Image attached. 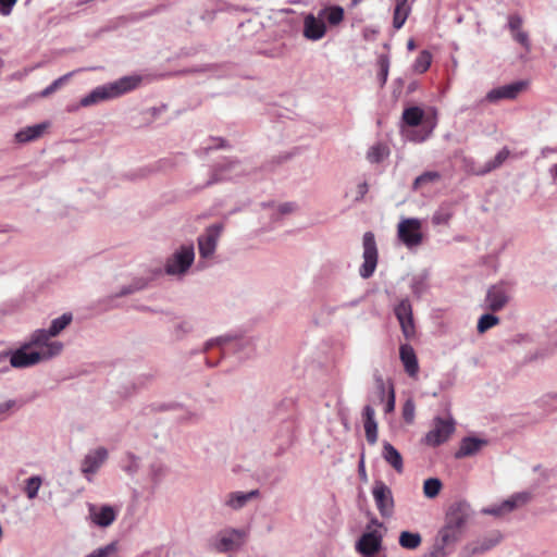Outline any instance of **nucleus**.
<instances>
[{"instance_id": "27", "label": "nucleus", "mask_w": 557, "mask_h": 557, "mask_svg": "<svg viewBox=\"0 0 557 557\" xmlns=\"http://www.w3.org/2000/svg\"><path fill=\"white\" fill-rule=\"evenodd\" d=\"M502 540V534L497 531L492 532L491 534L486 535L485 537L479 540L472 547L471 552L472 554H481L484 553L494 546H496Z\"/></svg>"}, {"instance_id": "57", "label": "nucleus", "mask_w": 557, "mask_h": 557, "mask_svg": "<svg viewBox=\"0 0 557 557\" xmlns=\"http://www.w3.org/2000/svg\"><path fill=\"white\" fill-rule=\"evenodd\" d=\"M369 158L374 162L380 161L379 148H372L371 152L369 153Z\"/></svg>"}, {"instance_id": "37", "label": "nucleus", "mask_w": 557, "mask_h": 557, "mask_svg": "<svg viewBox=\"0 0 557 557\" xmlns=\"http://www.w3.org/2000/svg\"><path fill=\"white\" fill-rule=\"evenodd\" d=\"M498 323H499L498 317H496L494 314L485 313L479 319L476 329H478V332L482 334V333H485L491 327L497 325Z\"/></svg>"}, {"instance_id": "12", "label": "nucleus", "mask_w": 557, "mask_h": 557, "mask_svg": "<svg viewBox=\"0 0 557 557\" xmlns=\"http://www.w3.org/2000/svg\"><path fill=\"white\" fill-rule=\"evenodd\" d=\"M356 550L362 557H372L382 548V534L376 531H367L356 542Z\"/></svg>"}, {"instance_id": "30", "label": "nucleus", "mask_w": 557, "mask_h": 557, "mask_svg": "<svg viewBox=\"0 0 557 557\" xmlns=\"http://www.w3.org/2000/svg\"><path fill=\"white\" fill-rule=\"evenodd\" d=\"M398 541L403 548L416 549L421 545L422 537L418 532L403 531Z\"/></svg>"}, {"instance_id": "31", "label": "nucleus", "mask_w": 557, "mask_h": 557, "mask_svg": "<svg viewBox=\"0 0 557 557\" xmlns=\"http://www.w3.org/2000/svg\"><path fill=\"white\" fill-rule=\"evenodd\" d=\"M237 165V162L235 161H227L223 164H219L214 168L212 177L208 182V184H213L216 182H220L224 178L231 177L230 172Z\"/></svg>"}, {"instance_id": "1", "label": "nucleus", "mask_w": 557, "mask_h": 557, "mask_svg": "<svg viewBox=\"0 0 557 557\" xmlns=\"http://www.w3.org/2000/svg\"><path fill=\"white\" fill-rule=\"evenodd\" d=\"M141 82L140 76H124L115 82L99 86L81 99L82 107H90L101 101L116 98L135 89Z\"/></svg>"}, {"instance_id": "11", "label": "nucleus", "mask_w": 557, "mask_h": 557, "mask_svg": "<svg viewBox=\"0 0 557 557\" xmlns=\"http://www.w3.org/2000/svg\"><path fill=\"white\" fill-rule=\"evenodd\" d=\"M117 509L111 505H88V518L90 522L99 528L110 527L117 517Z\"/></svg>"}, {"instance_id": "15", "label": "nucleus", "mask_w": 557, "mask_h": 557, "mask_svg": "<svg viewBox=\"0 0 557 557\" xmlns=\"http://www.w3.org/2000/svg\"><path fill=\"white\" fill-rule=\"evenodd\" d=\"M108 459V450L104 447H98L90 450L83 459L81 465L82 473L90 481V475L95 474Z\"/></svg>"}, {"instance_id": "49", "label": "nucleus", "mask_w": 557, "mask_h": 557, "mask_svg": "<svg viewBox=\"0 0 557 557\" xmlns=\"http://www.w3.org/2000/svg\"><path fill=\"white\" fill-rule=\"evenodd\" d=\"M16 406L15 400H7L0 404V421L5 418V414L9 413Z\"/></svg>"}, {"instance_id": "10", "label": "nucleus", "mask_w": 557, "mask_h": 557, "mask_svg": "<svg viewBox=\"0 0 557 557\" xmlns=\"http://www.w3.org/2000/svg\"><path fill=\"white\" fill-rule=\"evenodd\" d=\"M222 231L223 224H212L206 228L205 234L198 237V249L201 258L208 259L213 256Z\"/></svg>"}, {"instance_id": "13", "label": "nucleus", "mask_w": 557, "mask_h": 557, "mask_svg": "<svg viewBox=\"0 0 557 557\" xmlns=\"http://www.w3.org/2000/svg\"><path fill=\"white\" fill-rule=\"evenodd\" d=\"M472 516V510L467 502H457L450 505L446 512L445 522L453 527H457L465 531L469 519Z\"/></svg>"}, {"instance_id": "43", "label": "nucleus", "mask_w": 557, "mask_h": 557, "mask_svg": "<svg viewBox=\"0 0 557 557\" xmlns=\"http://www.w3.org/2000/svg\"><path fill=\"white\" fill-rule=\"evenodd\" d=\"M117 550V543L111 542L107 544L106 546L99 547L88 554L86 557H110Z\"/></svg>"}, {"instance_id": "6", "label": "nucleus", "mask_w": 557, "mask_h": 557, "mask_svg": "<svg viewBox=\"0 0 557 557\" xmlns=\"http://www.w3.org/2000/svg\"><path fill=\"white\" fill-rule=\"evenodd\" d=\"M422 223L416 218H406L397 225V236L408 248L418 247L423 242Z\"/></svg>"}, {"instance_id": "51", "label": "nucleus", "mask_w": 557, "mask_h": 557, "mask_svg": "<svg viewBox=\"0 0 557 557\" xmlns=\"http://www.w3.org/2000/svg\"><path fill=\"white\" fill-rule=\"evenodd\" d=\"M191 330V324L187 321L180 322L175 326V333L177 337L183 336L184 334L188 333Z\"/></svg>"}, {"instance_id": "38", "label": "nucleus", "mask_w": 557, "mask_h": 557, "mask_svg": "<svg viewBox=\"0 0 557 557\" xmlns=\"http://www.w3.org/2000/svg\"><path fill=\"white\" fill-rule=\"evenodd\" d=\"M532 499V494L530 492H519L511 495L507 502L511 505L510 509L513 511L516 508L521 507L528 504Z\"/></svg>"}, {"instance_id": "33", "label": "nucleus", "mask_w": 557, "mask_h": 557, "mask_svg": "<svg viewBox=\"0 0 557 557\" xmlns=\"http://www.w3.org/2000/svg\"><path fill=\"white\" fill-rule=\"evenodd\" d=\"M510 151L508 148H503L495 156V158L492 161H488L482 170L478 172V174H486L497 168H499L506 159L509 157Z\"/></svg>"}, {"instance_id": "25", "label": "nucleus", "mask_w": 557, "mask_h": 557, "mask_svg": "<svg viewBox=\"0 0 557 557\" xmlns=\"http://www.w3.org/2000/svg\"><path fill=\"white\" fill-rule=\"evenodd\" d=\"M486 441L476 437H466L462 440L459 449L456 453V458H463L476 454Z\"/></svg>"}, {"instance_id": "5", "label": "nucleus", "mask_w": 557, "mask_h": 557, "mask_svg": "<svg viewBox=\"0 0 557 557\" xmlns=\"http://www.w3.org/2000/svg\"><path fill=\"white\" fill-rule=\"evenodd\" d=\"M463 532L459 528L445 522L437 533L432 549L422 557H445L447 555L446 548L456 544L461 539Z\"/></svg>"}, {"instance_id": "36", "label": "nucleus", "mask_w": 557, "mask_h": 557, "mask_svg": "<svg viewBox=\"0 0 557 557\" xmlns=\"http://www.w3.org/2000/svg\"><path fill=\"white\" fill-rule=\"evenodd\" d=\"M442 488V482L436 478H430L424 481L423 493L428 498H434Z\"/></svg>"}, {"instance_id": "24", "label": "nucleus", "mask_w": 557, "mask_h": 557, "mask_svg": "<svg viewBox=\"0 0 557 557\" xmlns=\"http://www.w3.org/2000/svg\"><path fill=\"white\" fill-rule=\"evenodd\" d=\"M414 0H395L393 26L399 29L411 12V4Z\"/></svg>"}, {"instance_id": "8", "label": "nucleus", "mask_w": 557, "mask_h": 557, "mask_svg": "<svg viewBox=\"0 0 557 557\" xmlns=\"http://www.w3.org/2000/svg\"><path fill=\"white\" fill-rule=\"evenodd\" d=\"M246 536L247 532L243 529H224L218 533L214 548L219 553H227L237 549L243 545Z\"/></svg>"}, {"instance_id": "58", "label": "nucleus", "mask_w": 557, "mask_h": 557, "mask_svg": "<svg viewBox=\"0 0 557 557\" xmlns=\"http://www.w3.org/2000/svg\"><path fill=\"white\" fill-rule=\"evenodd\" d=\"M264 53L270 55V57H278V55H281L283 53V51H282L281 47H275V48H273L270 51H264Z\"/></svg>"}, {"instance_id": "53", "label": "nucleus", "mask_w": 557, "mask_h": 557, "mask_svg": "<svg viewBox=\"0 0 557 557\" xmlns=\"http://www.w3.org/2000/svg\"><path fill=\"white\" fill-rule=\"evenodd\" d=\"M424 281L423 278H414L412 283V292L417 295H420L424 292Z\"/></svg>"}, {"instance_id": "52", "label": "nucleus", "mask_w": 557, "mask_h": 557, "mask_svg": "<svg viewBox=\"0 0 557 557\" xmlns=\"http://www.w3.org/2000/svg\"><path fill=\"white\" fill-rule=\"evenodd\" d=\"M395 409V392L391 385L388 391V399L385 405V412H392Z\"/></svg>"}, {"instance_id": "61", "label": "nucleus", "mask_w": 557, "mask_h": 557, "mask_svg": "<svg viewBox=\"0 0 557 557\" xmlns=\"http://www.w3.org/2000/svg\"><path fill=\"white\" fill-rule=\"evenodd\" d=\"M407 47H408L409 50H412L416 47L414 46V41L412 39L409 40L408 44H407Z\"/></svg>"}, {"instance_id": "32", "label": "nucleus", "mask_w": 557, "mask_h": 557, "mask_svg": "<svg viewBox=\"0 0 557 557\" xmlns=\"http://www.w3.org/2000/svg\"><path fill=\"white\" fill-rule=\"evenodd\" d=\"M424 116V112L419 107H410L404 110L403 120L409 126H418Z\"/></svg>"}, {"instance_id": "19", "label": "nucleus", "mask_w": 557, "mask_h": 557, "mask_svg": "<svg viewBox=\"0 0 557 557\" xmlns=\"http://www.w3.org/2000/svg\"><path fill=\"white\" fill-rule=\"evenodd\" d=\"M395 314L404 335L409 338L414 333L412 308L408 299H403L395 308Z\"/></svg>"}, {"instance_id": "23", "label": "nucleus", "mask_w": 557, "mask_h": 557, "mask_svg": "<svg viewBox=\"0 0 557 557\" xmlns=\"http://www.w3.org/2000/svg\"><path fill=\"white\" fill-rule=\"evenodd\" d=\"M382 457L396 472L401 473L404 471L403 457L391 443H383Z\"/></svg>"}, {"instance_id": "28", "label": "nucleus", "mask_w": 557, "mask_h": 557, "mask_svg": "<svg viewBox=\"0 0 557 557\" xmlns=\"http://www.w3.org/2000/svg\"><path fill=\"white\" fill-rule=\"evenodd\" d=\"M73 320V315L70 312L63 313L61 317L53 319L50 323L47 333L52 336H58L64 329H66Z\"/></svg>"}, {"instance_id": "62", "label": "nucleus", "mask_w": 557, "mask_h": 557, "mask_svg": "<svg viewBox=\"0 0 557 557\" xmlns=\"http://www.w3.org/2000/svg\"><path fill=\"white\" fill-rule=\"evenodd\" d=\"M371 524H374V525H377V527H382V523L376 518H373L371 520Z\"/></svg>"}, {"instance_id": "35", "label": "nucleus", "mask_w": 557, "mask_h": 557, "mask_svg": "<svg viewBox=\"0 0 557 557\" xmlns=\"http://www.w3.org/2000/svg\"><path fill=\"white\" fill-rule=\"evenodd\" d=\"M376 63H377V66L380 69L379 74H377V77H379V81H380V85L384 86L386 81H387L388 70H389V58H388V55L385 54V53L379 54Z\"/></svg>"}, {"instance_id": "56", "label": "nucleus", "mask_w": 557, "mask_h": 557, "mask_svg": "<svg viewBox=\"0 0 557 557\" xmlns=\"http://www.w3.org/2000/svg\"><path fill=\"white\" fill-rule=\"evenodd\" d=\"M293 210H294L293 203H283V205H280V207H278V212L281 214L290 213Z\"/></svg>"}, {"instance_id": "9", "label": "nucleus", "mask_w": 557, "mask_h": 557, "mask_svg": "<svg viewBox=\"0 0 557 557\" xmlns=\"http://www.w3.org/2000/svg\"><path fill=\"white\" fill-rule=\"evenodd\" d=\"M372 494L380 515L384 518L392 517L394 512L392 490L383 481H375Z\"/></svg>"}, {"instance_id": "64", "label": "nucleus", "mask_w": 557, "mask_h": 557, "mask_svg": "<svg viewBox=\"0 0 557 557\" xmlns=\"http://www.w3.org/2000/svg\"><path fill=\"white\" fill-rule=\"evenodd\" d=\"M384 48L388 49L389 48L388 44H384Z\"/></svg>"}, {"instance_id": "14", "label": "nucleus", "mask_w": 557, "mask_h": 557, "mask_svg": "<svg viewBox=\"0 0 557 557\" xmlns=\"http://www.w3.org/2000/svg\"><path fill=\"white\" fill-rule=\"evenodd\" d=\"M455 431L453 420H444L436 418L434 420V428L425 435L426 444L431 446H438L446 442Z\"/></svg>"}, {"instance_id": "4", "label": "nucleus", "mask_w": 557, "mask_h": 557, "mask_svg": "<svg viewBox=\"0 0 557 557\" xmlns=\"http://www.w3.org/2000/svg\"><path fill=\"white\" fill-rule=\"evenodd\" d=\"M195 260V249L191 244L181 246L165 262L168 275H184L187 273Z\"/></svg>"}, {"instance_id": "42", "label": "nucleus", "mask_w": 557, "mask_h": 557, "mask_svg": "<svg viewBox=\"0 0 557 557\" xmlns=\"http://www.w3.org/2000/svg\"><path fill=\"white\" fill-rule=\"evenodd\" d=\"M75 72H70L64 74L63 76L55 79L51 85H49L47 88H45L40 92V97H48L52 95L54 91H57L62 85H64L69 79L73 76Z\"/></svg>"}, {"instance_id": "34", "label": "nucleus", "mask_w": 557, "mask_h": 557, "mask_svg": "<svg viewBox=\"0 0 557 557\" xmlns=\"http://www.w3.org/2000/svg\"><path fill=\"white\" fill-rule=\"evenodd\" d=\"M41 484L42 479L39 475H34L26 480L24 492L28 499H34L37 497Z\"/></svg>"}, {"instance_id": "7", "label": "nucleus", "mask_w": 557, "mask_h": 557, "mask_svg": "<svg viewBox=\"0 0 557 557\" xmlns=\"http://www.w3.org/2000/svg\"><path fill=\"white\" fill-rule=\"evenodd\" d=\"M363 263L360 267L359 274L363 278H369L375 271L377 264V247L372 232H367L362 239Z\"/></svg>"}, {"instance_id": "40", "label": "nucleus", "mask_w": 557, "mask_h": 557, "mask_svg": "<svg viewBox=\"0 0 557 557\" xmlns=\"http://www.w3.org/2000/svg\"><path fill=\"white\" fill-rule=\"evenodd\" d=\"M432 57L429 51L423 50L417 58L413 70L417 73H424L431 65Z\"/></svg>"}, {"instance_id": "41", "label": "nucleus", "mask_w": 557, "mask_h": 557, "mask_svg": "<svg viewBox=\"0 0 557 557\" xmlns=\"http://www.w3.org/2000/svg\"><path fill=\"white\" fill-rule=\"evenodd\" d=\"M75 72H70L64 74L63 76L55 79L51 85H49L47 88H45L40 92V97H48L52 95L54 91H57L62 85H64L69 79L73 76Z\"/></svg>"}, {"instance_id": "26", "label": "nucleus", "mask_w": 557, "mask_h": 557, "mask_svg": "<svg viewBox=\"0 0 557 557\" xmlns=\"http://www.w3.org/2000/svg\"><path fill=\"white\" fill-rule=\"evenodd\" d=\"M47 126V123H40L22 128L15 134V140L20 144H25L35 140L41 137Z\"/></svg>"}, {"instance_id": "20", "label": "nucleus", "mask_w": 557, "mask_h": 557, "mask_svg": "<svg viewBox=\"0 0 557 557\" xmlns=\"http://www.w3.org/2000/svg\"><path fill=\"white\" fill-rule=\"evenodd\" d=\"M259 495V490H251L249 492H232L226 495L224 504L233 510H239L244 508L248 502L258 498Z\"/></svg>"}, {"instance_id": "16", "label": "nucleus", "mask_w": 557, "mask_h": 557, "mask_svg": "<svg viewBox=\"0 0 557 557\" xmlns=\"http://www.w3.org/2000/svg\"><path fill=\"white\" fill-rule=\"evenodd\" d=\"M509 301V287L504 283L491 286L486 293L485 302L491 311L502 310Z\"/></svg>"}, {"instance_id": "48", "label": "nucleus", "mask_w": 557, "mask_h": 557, "mask_svg": "<svg viewBox=\"0 0 557 557\" xmlns=\"http://www.w3.org/2000/svg\"><path fill=\"white\" fill-rule=\"evenodd\" d=\"M509 29L511 33H517L516 35H520L519 32L522 26V20L518 15H512L509 17Z\"/></svg>"}, {"instance_id": "50", "label": "nucleus", "mask_w": 557, "mask_h": 557, "mask_svg": "<svg viewBox=\"0 0 557 557\" xmlns=\"http://www.w3.org/2000/svg\"><path fill=\"white\" fill-rule=\"evenodd\" d=\"M368 190H369L368 184L366 182L360 183L357 186V191H356V196H355L354 200L356 202L361 201L363 199V197L366 196V194L368 193Z\"/></svg>"}, {"instance_id": "29", "label": "nucleus", "mask_w": 557, "mask_h": 557, "mask_svg": "<svg viewBox=\"0 0 557 557\" xmlns=\"http://www.w3.org/2000/svg\"><path fill=\"white\" fill-rule=\"evenodd\" d=\"M440 180L441 174L437 171H426L414 180L412 190L417 191L425 186L440 182Z\"/></svg>"}, {"instance_id": "60", "label": "nucleus", "mask_w": 557, "mask_h": 557, "mask_svg": "<svg viewBox=\"0 0 557 557\" xmlns=\"http://www.w3.org/2000/svg\"><path fill=\"white\" fill-rule=\"evenodd\" d=\"M517 38L519 39L521 45H523V46L527 45L528 37L521 36V37H517Z\"/></svg>"}, {"instance_id": "55", "label": "nucleus", "mask_w": 557, "mask_h": 557, "mask_svg": "<svg viewBox=\"0 0 557 557\" xmlns=\"http://www.w3.org/2000/svg\"><path fill=\"white\" fill-rule=\"evenodd\" d=\"M358 473H359L360 478L363 481L367 480V472H366V467H364V455L363 454L361 455V458H360L359 463H358Z\"/></svg>"}, {"instance_id": "44", "label": "nucleus", "mask_w": 557, "mask_h": 557, "mask_svg": "<svg viewBox=\"0 0 557 557\" xmlns=\"http://www.w3.org/2000/svg\"><path fill=\"white\" fill-rule=\"evenodd\" d=\"M145 286H146V282L143 280H138V281L132 283L131 285L123 287L121 289V292L116 294V296L122 297V296L133 294L137 290L143 289Z\"/></svg>"}, {"instance_id": "45", "label": "nucleus", "mask_w": 557, "mask_h": 557, "mask_svg": "<svg viewBox=\"0 0 557 557\" xmlns=\"http://www.w3.org/2000/svg\"><path fill=\"white\" fill-rule=\"evenodd\" d=\"M450 218H451V214L449 212L444 211V210H438L434 213V215L432 218V222L435 225L447 224L448 221L450 220Z\"/></svg>"}, {"instance_id": "18", "label": "nucleus", "mask_w": 557, "mask_h": 557, "mask_svg": "<svg viewBox=\"0 0 557 557\" xmlns=\"http://www.w3.org/2000/svg\"><path fill=\"white\" fill-rule=\"evenodd\" d=\"M53 337L52 335L47 333V329H39L33 332L30 335L29 342L27 343L30 348L37 347L39 350H35L38 354H42L46 356L47 352H51L50 348L52 345H58V356L63 350V344L59 341H50V338Z\"/></svg>"}, {"instance_id": "22", "label": "nucleus", "mask_w": 557, "mask_h": 557, "mask_svg": "<svg viewBox=\"0 0 557 557\" xmlns=\"http://www.w3.org/2000/svg\"><path fill=\"white\" fill-rule=\"evenodd\" d=\"M399 357L406 373L411 377L416 376L419 372V364L413 348L408 344L401 345L399 348Z\"/></svg>"}, {"instance_id": "47", "label": "nucleus", "mask_w": 557, "mask_h": 557, "mask_svg": "<svg viewBox=\"0 0 557 557\" xmlns=\"http://www.w3.org/2000/svg\"><path fill=\"white\" fill-rule=\"evenodd\" d=\"M404 418L407 422H411L414 417V404L411 400H407L404 410H403Z\"/></svg>"}, {"instance_id": "2", "label": "nucleus", "mask_w": 557, "mask_h": 557, "mask_svg": "<svg viewBox=\"0 0 557 557\" xmlns=\"http://www.w3.org/2000/svg\"><path fill=\"white\" fill-rule=\"evenodd\" d=\"M344 18V10L341 7H327L319 11L318 15L308 14L305 17L302 35H324L326 23L332 26L339 24Z\"/></svg>"}, {"instance_id": "63", "label": "nucleus", "mask_w": 557, "mask_h": 557, "mask_svg": "<svg viewBox=\"0 0 557 557\" xmlns=\"http://www.w3.org/2000/svg\"><path fill=\"white\" fill-rule=\"evenodd\" d=\"M552 173H553V176L555 178H557V163L554 165V168L552 169Z\"/></svg>"}, {"instance_id": "46", "label": "nucleus", "mask_w": 557, "mask_h": 557, "mask_svg": "<svg viewBox=\"0 0 557 557\" xmlns=\"http://www.w3.org/2000/svg\"><path fill=\"white\" fill-rule=\"evenodd\" d=\"M17 0H0V15L8 16L12 13Z\"/></svg>"}, {"instance_id": "21", "label": "nucleus", "mask_w": 557, "mask_h": 557, "mask_svg": "<svg viewBox=\"0 0 557 557\" xmlns=\"http://www.w3.org/2000/svg\"><path fill=\"white\" fill-rule=\"evenodd\" d=\"M362 418L366 438L369 444L374 445L377 442V422L375 411L370 405L364 406Z\"/></svg>"}, {"instance_id": "54", "label": "nucleus", "mask_w": 557, "mask_h": 557, "mask_svg": "<svg viewBox=\"0 0 557 557\" xmlns=\"http://www.w3.org/2000/svg\"><path fill=\"white\" fill-rule=\"evenodd\" d=\"M228 341H230V337H223V336L214 338V339H210L206 343L205 350L210 349L214 345H222L223 343H226Z\"/></svg>"}, {"instance_id": "3", "label": "nucleus", "mask_w": 557, "mask_h": 557, "mask_svg": "<svg viewBox=\"0 0 557 557\" xmlns=\"http://www.w3.org/2000/svg\"><path fill=\"white\" fill-rule=\"evenodd\" d=\"M58 345L51 346V352H47L46 356L38 354L35 350H29L30 346L25 343L21 348L12 352L10 363L13 368L23 369L33 367L41 361L50 360L58 356Z\"/></svg>"}, {"instance_id": "39", "label": "nucleus", "mask_w": 557, "mask_h": 557, "mask_svg": "<svg viewBox=\"0 0 557 557\" xmlns=\"http://www.w3.org/2000/svg\"><path fill=\"white\" fill-rule=\"evenodd\" d=\"M510 507H511V505L509 504V502L504 500L499 505H494V506H491V507L483 508L482 509V513H484V515H492V516H495V517H503V516L511 512Z\"/></svg>"}, {"instance_id": "59", "label": "nucleus", "mask_w": 557, "mask_h": 557, "mask_svg": "<svg viewBox=\"0 0 557 557\" xmlns=\"http://www.w3.org/2000/svg\"><path fill=\"white\" fill-rule=\"evenodd\" d=\"M376 383H377V387L381 392V397L383 398L384 395H385V384H384V381L381 376H377L376 377Z\"/></svg>"}, {"instance_id": "17", "label": "nucleus", "mask_w": 557, "mask_h": 557, "mask_svg": "<svg viewBox=\"0 0 557 557\" xmlns=\"http://www.w3.org/2000/svg\"><path fill=\"white\" fill-rule=\"evenodd\" d=\"M527 82L518 81L494 88L486 94V100L490 102H496L502 99H515L527 88Z\"/></svg>"}]
</instances>
